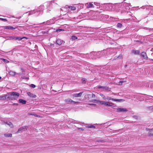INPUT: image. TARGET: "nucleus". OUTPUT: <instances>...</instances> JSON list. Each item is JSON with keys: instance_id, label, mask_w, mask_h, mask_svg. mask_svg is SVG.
<instances>
[{"instance_id": "f257e3e1", "label": "nucleus", "mask_w": 153, "mask_h": 153, "mask_svg": "<svg viewBox=\"0 0 153 153\" xmlns=\"http://www.w3.org/2000/svg\"><path fill=\"white\" fill-rule=\"evenodd\" d=\"M20 95L19 93L16 92H13L8 95L7 99L9 100H16Z\"/></svg>"}, {"instance_id": "f03ea898", "label": "nucleus", "mask_w": 153, "mask_h": 153, "mask_svg": "<svg viewBox=\"0 0 153 153\" xmlns=\"http://www.w3.org/2000/svg\"><path fill=\"white\" fill-rule=\"evenodd\" d=\"M106 52V51H99L97 52H94L91 53V55H96L98 58H100L101 56H104L105 53Z\"/></svg>"}, {"instance_id": "7ed1b4c3", "label": "nucleus", "mask_w": 153, "mask_h": 153, "mask_svg": "<svg viewBox=\"0 0 153 153\" xmlns=\"http://www.w3.org/2000/svg\"><path fill=\"white\" fill-rule=\"evenodd\" d=\"M100 103L101 105H104L105 106H114L113 104L104 101H100Z\"/></svg>"}, {"instance_id": "20e7f679", "label": "nucleus", "mask_w": 153, "mask_h": 153, "mask_svg": "<svg viewBox=\"0 0 153 153\" xmlns=\"http://www.w3.org/2000/svg\"><path fill=\"white\" fill-rule=\"evenodd\" d=\"M104 100H111L114 101L120 102L122 100V99H117L111 98V97L108 96H105Z\"/></svg>"}, {"instance_id": "39448f33", "label": "nucleus", "mask_w": 153, "mask_h": 153, "mask_svg": "<svg viewBox=\"0 0 153 153\" xmlns=\"http://www.w3.org/2000/svg\"><path fill=\"white\" fill-rule=\"evenodd\" d=\"M28 127L27 126H25L20 128L18 131L16 132V133L18 134L20 132H22L23 131H25L27 130Z\"/></svg>"}, {"instance_id": "423d86ee", "label": "nucleus", "mask_w": 153, "mask_h": 153, "mask_svg": "<svg viewBox=\"0 0 153 153\" xmlns=\"http://www.w3.org/2000/svg\"><path fill=\"white\" fill-rule=\"evenodd\" d=\"M85 6L87 8H91L95 7L93 2H91L85 3Z\"/></svg>"}, {"instance_id": "0eeeda50", "label": "nucleus", "mask_w": 153, "mask_h": 153, "mask_svg": "<svg viewBox=\"0 0 153 153\" xmlns=\"http://www.w3.org/2000/svg\"><path fill=\"white\" fill-rule=\"evenodd\" d=\"M65 102L67 103H70L72 104H76L79 103L78 102H76L73 101L71 99L68 98L65 100Z\"/></svg>"}, {"instance_id": "6e6552de", "label": "nucleus", "mask_w": 153, "mask_h": 153, "mask_svg": "<svg viewBox=\"0 0 153 153\" xmlns=\"http://www.w3.org/2000/svg\"><path fill=\"white\" fill-rule=\"evenodd\" d=\"M104 7H105L107 10H111L113 7V5L111 4H107L104 5Z\"/></svg>"}, {"instance_id": "1a4fd4ad", "label": "nucleus", "mask_w": 153, "mask_h": 153, "mask_svg": "<svg viewBox=\"0 0 153 153\" xmlns=\"http://www.w3.org/2000/svg\"><path fill=\"white\" fill-rule=\"evenodd\" d=\"M127 111V109L126 108H120L117 109V112H126Z\"/></svg>"}, {"instance_id": "9d476101", "label": "nucleus", "mask_w": 153, "mask_h": 153, "mask_svg": "<svg viewBox=\"0 0 153 153\" xmlns=\"http://www.w3.org/2000/svg\"><path fill=\"white\" fill-rule=\"evenodd\" d=\"M66 8H70L72 10H75L76 9V8L74 6H70L68 5H66L65 7Z\"/></svg>"}, {"instance_id": "9b49d317", "label": "nucleus", "mask_w": 153, "mask_h": 153, "mask_svg": "<svg viewBox=\"0 0 153 153\" xmlns=\"http://www.w3.org/2000/svg\"><path fill=\"white\" fill-rule=\"evenodd\" d=\"M83 92H80L78 94H75L73 95V96L75 97H79L82 96V94Z\"/></svg>"}, {"instance_id": "f8f14e48", "label": "nucleus", "mask_w": 153, "mask_h": 153, "mask_svg": "<svg viewBox=\"0 0 153 153\" xmlns=\"http://www.w3.org/2000/svg\"><path fill=\"white\" fill-rule=\"evenodd\" d=\"M56 43L58 45H60L64 42L60 39H58L56 41Z\"/></svg>"}, {"instance_id": "ddd939ff", "label": "nucleus", "mask_w": 153, "mask_h": 153, "mask_svg": "<svg viewBox=\"0 0 153 153\" xmlns=\"http://www.w3.org/2000/svg\"><path fill=\"white\" fill-rule=\"evenodd\" d=\"M132 52L134 54H139L140 51L139 50H133L132 51Z\"/></svg>"}, {"instance_id": "4468645a", "label": "nucleus", "mask_w": 153, "mask_h": 153, "mask_svg": "<svg viewBox=\"0 0 153 153\" xmlns=\"http://www.w3.org/2000/svg\"><path fill=\"white\" fill-rule=\"evenodd\" d=\"M141 56L145 59H147L148 57L146 53L144 52H143L141 54Z\"/></svg>"}, {"instance_id": "2eb2a0df", "label": "nucleus", "mask_w": 153, "mask_h": 153, "mask_svg": "<svg viewBox=\"0 0 153 153\" xmlns=\"http://www.w3.org/2000/svg\"><path fill=\"white\" fill-rule=\"evenodd\" d=\"M4 28L5 29L9 30H14L15 29V28L13 27L9 26H4Z\"/></svg>"}, {"instance_id": "dca6fc26", "label": "nucleus", "mask_w": 153, "mask_h": 153, "mask_svg": "<svg viewBox=\"0 0 153 153\" xmlns=\"http://www.w3.org/2000/svg\"><path fill=\"white\" fill-rule=\"evenodd\" d=\"M27 95L30 97H36V96L35 95L33 94L30 92H27Z\"/></svg>"}, {"instance_id": "f3484780", "label": "nucleus", "mask_w": 153, "mask_h": 153, "mask_svg": "<svg viewBox=\"0 0 153 153\" xmlns=\"http://www.w3.org/2000/svg\"><path fill=\"white\" fill-rule=\"evenodd\" d=\"M7 95H5L2 96H0V100H5L7 99Z\"/></svg>"}, {"instance_id": "a211bd4d", "label": "nucleus", "mask_w": 153, "mask_h": 153, "mask_svg": "<svg viewBox=\"0 0 153 153\" xmlns=\"http://www.w3.org/2000/svg\"><path fill=\"white\" fill-rule=\"evenodd\" d=\"M4 136L6 137H12V134L11 133H6L4 134Z\"/></svg>"}, {"instance_id": "6ab92c4d", "label": "nucleus", "mask_w": 153, "mask_h": 153, "mask_svg": "<svg viewBox=\"0 0 153 153\" xmlns=\"http://www.w3.org/2000/svg\"><path fill=\"white\" fill-rule=\"evenodd\" d=\"M24 38H25L27 39V38L25 37H16V40H18L19 41H20L22 39H23Z\"/></svg>"}, {"instance_id": "aec40b11", "label": "nucleus", "mask_w": 153, "mask_h": 153, "mask_svg": "<svg viewBox=\"0 0 153 153\" xmlns=\"http://www.w3.org/2000/svg\"><path fill=\"white\" fill-rule=\"evenodd\" d=\"M26 101L23 99H20L19 100V102L23 104H26Z\"/></svg>"}, {"instance_id": "412c9836", "label": "nucleus", "mask_w": 153, "mask_h": 153, "mask_svg": "<svg viewBox=\"0 0 153 153\" xmlns=\"http://www.w3.org/2000/svg\"><path fill=\"white\" fill-rule=\"evenodd\" d=\"M7 125H8L11 128H12L13 127V124L10 122L8 121L7 122Z\"/></svg>"}, {"instance_id": "4be33fe9", "label": "nucleus", "mask_w": 153, "mask_h": 153, "mask_svg": "<svg viewBox=\"0 0 153 153\" xmlns=\"http://www.w3.org/2000/svg\"><path fill=\"white\" fill-rule=\"evenodd\" d=\"M9 73L10 75L13 76H15L16 74V73L15 72L11 71L9 72Z\"/></svg>"}, {"instance_id": "5701e85b", "label": "nucleus", "mask_w": 153, "mask_h": 153, "mask_svg": "<svg viewBox=\"0 0 153 153\" xmlns=\"http://www.w3.org/2000/svg\"><path fill=\"white\" fill-rule=\"evenodd\" d=\"M98 88H102L103 89H104L105 90H107L108 88L106 86H98Z\"/></svg>"}, {"instance_id": "b1692460", "label": "nucleus", "mask_w": 153, "mask_h": 153, "mask_svg": "<svg viewBox=\"0 0 153 153\" xmlns=\"http://www.w3.org/2000/svg\"><path fill=\"white\" fill-rule=\"evenodd\" d=\"M15 36H12L9 37L8 39L10 40H16Z\"/></svg>"}, {"instance_id": "393cba45", "label": "nucleus", "mask_w": 153, "mask_h": 153, "mask_svg": "<svg viewBox=\"0 0 153 153\" xmlns=\"http://www.w3.org/2000/svg\"><path fill=\"white\" fill-rule=\"evenodd\" d=\"M1 121L2 122V124L4 125V124H7V122L8 121L7 120H1Z\"/></svg>"}, {"instance_id": "a878e982", "label": "nucleus", "mask_w": 153, "mask_h": 153, "mask_svg": "<svg viewBox=\"0 0 153 153\" xmlns=\"http://www.w3.org/2000/svg\"><path fill=\"white\" fill-rule=\"evenodd\" d=\"M77 39V37L75 36H73L71 37V39L73 40H74Z\"/></svg>"}, {"instance_id": "bb28decb", "label": "nucleus", "mask_w": 153, "mask_h": 153, "mask_svg": "<svg viewBox=\"0 0 153 153\" xmlns=\"http://www.w3.org/2000/svg\"><path fill=\"white\" fill-rule=\"evenodd\" d=\"M122 26V25L120 23H118L117 24V27H118L121 28Z\"/></svg>"}, {"instance_id": "cd10ccee", "label": "nucleus", "mask_w": 153, "mask_h": 153, "mask_svg": "<svg viewBox=\"0 0 153 153\" xmlns=\"http://www.w3.org/2000/svg\"><path fill=\"white\" fill-rule=\"evenodd\" d=\"M94 4V6L95 5H96L97 6H99L100 5V3H98L97 2H95L94 3H93Z\"/></svg>"}, {"instance_id": "c85d7f7f", "label": "nucleus", "mask_w": 153, "mask_h": 153, "mask_svg": "<svg viewBox=\"0 0 153 153\" xmlns=\"http://www.w3.org/2000/svg\"><path fill=\"white\" fill-rule=\"evenodd\" d=\"M43 23V24H48H48H50V23H49V21H47L46 22H43V23ZM42 24V23H40V24H39V25H41Z\"/></svg>"}, {"instance_id": "c756f323", "label": "nucleus", "mask_w": 153, "mask_h": 153, "mask_svg": "<svg viewBox=\"0 0 153 153\" xmlns=\"http://www.w3.org/2000/svg\"><path fill=\"white\" fill-rule=\"evenodd\" d=\"M0 20L2 21H4V22H7V19H3V18H0Z\"/></svg>"}, {"instance_id": "7c9ffc66", "label": "nucleus", "mask_w": 153, "mask_h": 153, "mask_svg": "<svg viewBox=\"0 0 153 153\" xmlns=\"http://www.w3.org/2000/svg\"><path fill=\"white\" fill-rule=\"evenodd\" d=\"M100 95L102 97V99L104 100L105 96L102 94H100Z\"/></svg>"}, {"instance_id": "2f4dec72", "label": "nucleus", "mask_w": 153, "mask_h": 153, "mask_svg": "<svg viewBox=\"0 0 153 153\" xmlns=\"http://www.w3.org/2000/svg\"><path fill=\"white\" fill-rule=\"evenodd\" d=\"M100 100H93L92 101L94 102H99L100 103Z\"/></svg>"}, {"instance_id": "473e14b6", "label": "nucleus", "mask_w": 153, "mask_h": 153, "mask_svg": "<svg viewBox=\"0 0 153 153\" xmlns=\"http://www.w3.org/2000/svg\"><path fill=\"white\" fill-rule=\"evenodd\" d=\"M124 82V81H120L119 82L118 85H122V83Z\"/></svg>"}, {"instance_id": "72a5a7b5", "label": "nucleus", "mask_w": 153, "mask_h": 153, "mask_svg": "<svg viewBox=\"0 0 153 153\" xmlns=\"http://www.w3.org/2000/svg\"><path fill=\"white\" fill-rule=\"evenodd\" d=\"M87 127L88 128H95V126H93V125H91V126H88Z\"/></svg>"}, {"instance_id": "f704fd0d", "label": "nucleus", "mask_w": 153, "mask_h": 153, "mask_svg": "<svg viewBox=\"0 0 153 153\" xmlns=\"http://www.w3.org/2000/svg\"><path fill=\"white\" fill-rule=\"evenodd\" d=\"M30 86L32 88H34L36 87V86L35 85L33 84H31L30 85Z\"/></svg>"}, {"instance_id": "c9c22d12", "label": "nucleus", "mask_w": 153, "mask_h": 153, "mask_svg": "<svg viewBox=\"0 0 153 153\" xmlns=\"http://www.w3.org/2000/svg\"><path fill=\"white\" fill-rule=\"evenodd\" d=\"M81 81L82 83H84L85 82V79L84 78H82L81 79Z\"/></svg>"}, {"instance_id": "e433bc0d", "label": "nucleus", "mask_w": 153, "mask_h": 153, "mask_svg": "<svg viewBox=\"0 0 153 153\" xmlns=\"http://www.w3.org/2000/svg\"><path fill=\"white\" fill-rule=\"evenodd\" d=\"M95 97V95L94 94H92V97L94 98Z\"/></svg>"}, {"instance_id": "4c0bfd02", "label": "nucleus", "mask_w": 153, "mask_h": 153, "mask_svg": "<svg viewBox=\"0 0 153 153\" xmlns=\"http://www.w3.org/2000/svg\"><path fill=\"white\" fill-rule=\"evenodd\" d=\"M34 115L36 117H39V115H37L36 114H35Z\"/></svg>"}, {"instance_id": "58836bf2", "label": "nucleus", "mask_w": 153, "mask_h": 153, "mask_svg": "<svg viewBox=\"0 0 153 153\" xmlns=\"http://www.w3.org/2000/svg\"><path fill=\"white\" fill-rule=\"evenodd\" d=\"M79 129H80L81 130H82V131H84V129L83 128H78Z\"/></svg>"}, {"instance_id": "ea45409f", "label": "nucleus", "mask_w": 153, "mask_h": 153, "mask_svg": "<svg viewBox=\"0 0 153 153\" xmlns=\"http://www.w3.org/2000/svg\"><path fill=\"white\" fill-rule=\"evenodd\" d=\"M149 136H153V134H149Z\"/></svg>"}, {"instance_id": "a19ab883", "label": "nucleus", "mask_w": 153, "mask_h": 153, "mask_svg": "<svg viewBox=\"0 0 153 153\" xmlns=\"http://www.w3.org/2000/svg\"><path fill=\"white\" fill-rule=\"evenodd\" d=\"M21 16H20V17H17V18H17V19H20L21 18Z\"/></svg>"}, {"instance_id": "79ce46f5", "label": "nucleus", "mask_w": 153, "mask_h": 153, "mask_svg": "<svg viewBox=\"0 0 153 153\" xmlns=\"http://www.w3.org/2000/svg\"><path fill=\"white\" fill-rule=\"evenodd\" d=\"M4 60H5V62H8V61L7 60H6L4 59Z\"/></svg>"}, {"instance_id": "37998d69", "label": "nucleus", "mask_w": 153, "mask_h": 153, "mask_svg": "<svg viewBox=\"0 0 153 153\" xmlns=\"http://www.w3.org/2000/svg\"><path fill=\"white\" fill-rule=\"evenodd\" d=\"M21 69L22 71L23 72L24 71V70L23 69H22V68H21Z\"/></svg>"}, {"instance_id": "c03bdc74", "label": "nucleus", "mask_w": 153, "mask_h": 153, "mask_svg": "<svg viewBox=\"0 0 153 153\" xmlns=\"http://www.w3.org/2000/svg\"><path fill=\"white\" fill-rule=\"evenodd\" d=\"M62 30V29H59L58 30H59V31H61V30Z\"/></svg>"}, {"instance_id": "a18cd8bd", "label": "nucleus", "mask_w": 153, "mask_h": 153, "mask_svg": "<svg viewBox=\"0 0 153 153\" xmlns=\"http://www.w3.org/2000/svg\"><path fill=\"white\" fill-rule=\"evenodd\" d=\"M25 79H28V78H27V77L25 78Z\"/></svg>"}, {"instance_id": "49530a36", "label": "nucleus", "mask_w": 153, "mask_h": 153, "mask_svg": "<svg viewBox=\"0 0 153 153\" xmlns=\"http://www.w3.org/2000/svg\"><path fill=\"white\" fill-rule=\"evenodd\" d=\"M22 79H25V78L24 77H22Z\"/></svg>"}, {"instance_id": "de8ad7c7", "label": "nucleus", "mask_w": 153, "mask_h": 153, "mask_svg": "<svg viewBox=\"0 0 153 153\" xmlns=\"http://www.w3.org/2000/svg\"><path fill=\"white\" fill-rule=\"evenodd\" d=\"M1 78V77L0 76V79Z\"/></svg>"}, {"instance_id": "09e8293b", "label": "nucleus", "mask_w": 153, "mask_h": 153, "mask_svg": "<svg viewBox=\"0 0 153 153\" xmlns=\"http://www.w3.org/2000/svg\"><path fill=\"white\" fill-rule=\"evenodd\" d=\"M151 130H152V131H153V129H151Z\"/></svg>"}, {"instance_id": "8fccbe9b", "label": "nucleus", "mask_w": 153, "mask_h": 153, "mask_svg": "<svg viewBox=\"0 0 153 153\" xmlns=\"http://www.w3.org/2000/svg\"><path fill=\"white\" fill-rule=\"evenodd\" d=\"M33 26V25H30V26Z\"/></svg>"}, {"instance_id": "3c124183", "label": "nucleus", "mask_w": 153, "mask_h": 153, "mask_svg": "<svg viewBox=\"0 0 153 153\" xmlns=\"http://www.w3.org/2000/svg\"><path fill=\"white\" fill-rule=\"evenodd\" d=\"M13 17V18H15V17H14V16H12Z\"/></svg>"}, {"instance_id": "603ef678", "label": "nucleus", "mask_w": 153, "mask_h": 153, "mask_svg": "<svg viewBox=\"0 0 153 153\" xmlns=\"http://www.w3.org/2000/svg\"><path fill=\"white\" fill-rule=\"evenodd\" d=\"M152 61H153V59H152Z\"/></svg>"}, {"instance_id": "864d4df0", "label": "nucleus", "mask_w": 153, "mask_h": 153, "mask_svg": "<svg viewBox=\"0 0 153 153\" xmlns=\"http://www.w3.org/2000/svg\"><path fill=\"white\" fill-rule=\"evenodd\" d=\"M20 73H19V74H18V73H17V74H19Z\"/></svg>"}]
</instances>
